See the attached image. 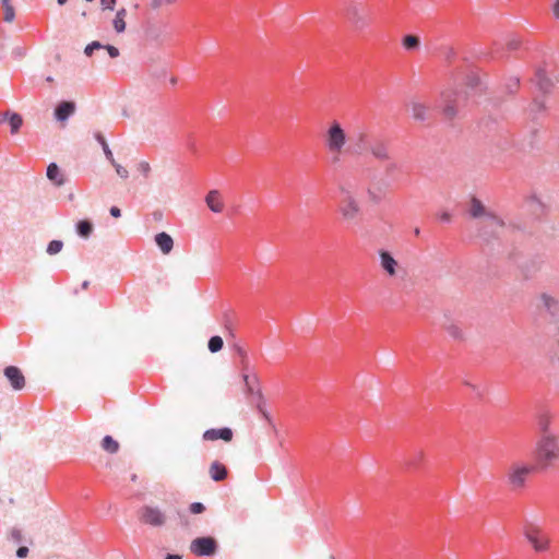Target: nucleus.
Segmentation results:
<instances>
[{"label": "nucleus", "mask_w": 559, "mask_h": 559, "mask_svg": "<svg viewBox=\"0 0 559 559\" xmlns=\"http://www.w3.org/2000/svg\"><path fill=\"white\" fill-rule=\"evenodd\" d=\"M469 215L473 218H481L479 237L485 241L490 238L497 237L499 231L503 228V222L498 216L488 212L480 200L473 198L471 200Z\"/></svg>", "instance_id": "obj_1"}, {"label": "nucleus", "mask_w": 559, "mask_h": 559, "mask_svg": "<svg viewBox=\"0 0 559 559\" xmlns=\"http://www.w3.org/2000/svg\"><path fill=\"white\" fill-rule=\"evenodd\" d=\"M536 465L539 468H548L559 462V436H539L534 451Z\"/></svg>", "instance_id": "obj_2"}, {"label": "nucleus", "mask_w": 559, "mask_h": 559, "mask_svg": "<svg viewBox=\"0 0 559 559\" xmlns=\"http://www.w3.org/2000/svg\"><path fill=\"white\" fill-rule=\"evenodd\" d=\"M348 141V135L337 120H334L328 127L324 134V143L328 151L334 155L333 162L340 160V155L344 151Z\"/></svg>", "instance_id": "obj_3"}, {"label": "nucleus", "mask_w": 559, "mask_h": 559, "mask_svg": "<svg viewBox=\"0 0 559 559\" xmlns=\"http://www.w3.org/2000/svg\"><path fill=\"white\" fill-rule=\"evenodd\" d=\"M346 16L357 31L369 27L372 21V9L360 0H349L346 7Z\"/></svg>", "instance_id": "obj_4"}, {"label": "nucleus", "mask_w": 559, "mask_h": 559, "mask_svg": "<svg viewBox=\"0 0 559 559\" xmlns=\"http://www.w3.org/2000/svg\"><path fill=\"white\" fill-rule=\"evenodd\" d=\"M338 211L347 222H354L360 213L359 202L346 186L340 188Z\"/></svg>", "instance_id": "obj_5"}, {"label": "nucleus", "mask_w": 559, "mask_h": 559, "mask_svg": "<svg viewBox=\"0 0 559 559\" xmlns=\"http://www.w3.org/2000/svg\"><path fill=\"white\" fill-rule=\"evenodd\" d=\"M523 535L536 552L548 550L550 540L539 526L531 522H525Z\"/></svg>", "instance_id": "obj_6"}, {"label": "nucleus", "mask_w": 559, "mask_h": 559, "mask_svg": "<svg viewBox=\"0 0 559 559\" xmlns=\"http://www.w3.org/2000/svg\"><path fill=\"white\" fill-rule=\"evenodd\" d=\"M534 465L515 463L508 472V484L512 490L518 491L525 487L526 479L535 471Z\"/></svg>", "instance_id": "obj_7"}, {"label": "nucleus", "mask_w": 559, "mask_h": 559, "mask_svg": "<svg viewBox=\"0 0 559 559\" xmlns=\"http://www.w3.org/2000/svg\"><path fill=\"white\" fill-rule=\"evenodd\" d=\"M217 542L211 536L197 537L190 545L191 552L200 557L213 556L217 551Z\"/></svg>", "instance_id": "obj_8"}, {"label": "nucleus", "mask_w": 559, "mask_h": 559, "mask_svg": "<svg viewBox=\"0 0 559 559\" xmlns=\"http://www.w3.org/2000/svg\"><path fill=\"white\" fill-rule=\"evenodd\" d=\"M442 112L447 119H453L457 115V107L463 100L461 92L445 91L441 94Z\"/></svg>", "instance_id": "obj_9"}, {"label": "nucleus", "mask_w": 559, "mask_h": 559, "mask_svg": "<svg viewBox=\"0 0 559 559\" xmlns=\"http://www.w3.org/2000/svg\"><path fill=\"white\" fill-rule=\"evenodd\" d=\"M141 521L147 525L159 527L165 524L166 515L157 507L145 506L141 509Z\"/></svg>", "instance_id": "obj_10"}, {"label": "nucleus", "mask_w": 559, "mask_h": 559, "mask_svg": "<svg viewBox=\"0 0 559 559\" xmlns=\"http://www.w3.org/2000/svg\"><path fill=\"white\" fill-rule=\"evenodd\" d=\"M144 32L148 40L154 43H162L168 34V23L148 22Z\"/></svg>", "instance_id": "obj_11"}, {"label": "nucleus", "mask_w": 559, "mask_h": 559, "mask_svg": "<svg viewBox=\"0 0 559 559\" xmlns=\"http://www.w3.org/2000/svg\"><path fill=\"white\" fill-rule=\"evenodd\" d=\"M539 308L544 309L552 319L555 323L559 322V300L555 297L543 293L539 297Z\"/></svg>", "instance_id": "obj_12"}, {"label": "nucleus", "mask_w": 559, "mask_h": 559, "mask_svg": "<svg viewBox=\"0 0 559 559\" xmlns=\"http://www.w3.org/2000/svg\"><path fill=\"white\" fill-rule=\"evenodd\" d=\"M3 374L13 390L20 391L25 386V377L19 367L8 366L4 368Z\"/></svg>", "instance_id": "obj_13"}, {"label": "nucleus", "mask_w": 559, "mask_h": 559, "mask_svg": "<svg viewBox=\"0 0 559 559\" xmlns=\"http://www.w3.org/2000/svg\"><path fill=\"white\" fill-rule=\"evenodd\" d=\"M390 180L388 179H377L376 177L370 180L369 187L367 188V193L371 201L379 202L381 200L382 193L390 187Z\"/></svg>", "instance_id": "obj_14"}, {"label": "nucleus", "mask_w": 559, "mask_h": 559, "mask_svg": "<svg viewBox=\"0 0 559 559\" xmlns=\"http://www.w3.org/2000/svg\"><path fill=\"white\" fill-rule=\"evenodd\" d=\"M534 82L543 95L549 94L555 86L552 80L548 76L546 69L544 68H538L536 70Z\"/></svg>", "instance_id": "obj_15"}, {"label": "nucleus", "mask_w": 559, "mask_h": 559, "mask_svg": "<svg viewBox=\"0 0 559 559\" xmlns=\"http://www.w3.org/2000/svg\"><path fill=\"white\" fill-rule=\"evenodd\" d=\"M233 436V430L229 427L211 428L204 431L203 439L206 441L224 440L229 442Z\"/></svg>", "instance_id": "obj_16"}, {"label": "nucleus", "mask_w": 559, "mask_h": 559, "mask_svg": "<svg viewBox=\"0 0 559 559\" xmlns=\"http://www.w3.org/2000/svg\"><path fill=\"white\" fill-rule=\"evenodd\" d=\"M75 111V103L71 100H61L55 107L53 116L60 122L67 121Z\"/></svg>", "instance_id": "obj_17"}, {"label": "nucleus", "mask_w": 559, "mask_h": 559, "mask_svg": "<svg viewBox=\"0 0 559 559\" xmlns=\"http://www.w3.org/2000/svg\"><path fill=\"white\" fill-rule=\"evenodd\" d=\"M380 265L384 272L390 276L396 274L397 261L394 259L391 252L388 250H379Z\"/></svg>", "instance_id": "obj_18"}, {"label": "nucleus", "mask_w": 559, "mask_h": 559, "mask_svg": "<svg viewBox=\"0 0 559 559\" xmlns=\"http://www.w3.org/2000/svg\"><path fill=\"white\" fill-rule=\"evenodd\" d=\"M371 155L379 160H389L390 153L388 144L382 140H374L368 145Z\"/></svg>", "instance_id": "obj_19"}, {"label": "nucleus", "mask_w": 559, "mask_h": 559, "mask_svg": "<svg viewBox=\"0 0 559 559\" xmlns=\"http://www.w3.org/2000/svg\"><path fill=\"white\" fill-rule=\"evenodd\" d=\"M46 176L56 187H61L66 183V177L57 163H50L47 166Z\"/></svg>", "instance_id": "obj_20"}, {"label": "nucleus", "mask_w": 559, "mask_h": 559, "mask_svg": "<svg viewBox=\"0 0 559 559\" xmlns=\"http://www.w3.org/2000/svg\"><path fill=\"white\" fill-rule=\"evenodd\" d=\"M242 379L245 382L246 393L252 396V401H257V391L260 389L259 378L257 374L243 373Z\"/></svg>", "instance_id": "obj_21"}, {"label": "nucleus", "mask_w": 559, "mask_h": 559, "mask_svg": "<svg viewBox=\"0 0 559 559\" xmlns=\"http://www.w3.org/2000/svg\"><path fill=\"white\" fill-rule=\"evenodd\" d=\"M155 243L164 254H168L174 248L171 236L165 231L155 235Z\"/></svg>", "instance_id": "obj_22"}, {"label": "nucleus", "mask_w": 559, "mask_h": 559, "mask_svg": "<svg viewBox=\"0 0 559 559\" xmlns=\"http://www.w3.org/2000/svg\"><path fill=\"white\" fill-rule=\"evenodd\" d=\"M368 144V135L365 132H360L353 144V146L348 147L346 152L350 154L361 155L367 148Z\"/></svg>", "instance_id": "obj_23"}, {"label": "nucleus", "mask_w": 559, "mask_h": 559, "mask_svg": "<svg viewBox=\"0 0 559 559\" xmlns=\"http://www.w3.org/2000/svg\"><path fill=\"white\" fill-rule=\"evenodd\" d=\"M205 202L212 212L221 213L223 211V203L219 200V192L217 190H211L205 197Z\"/></svg>", "instance_id": "obj_24"}, {"label": "nucleus", "mask_w": 559, "mask_h": 559, "mask_svg": "<svg viewBox=\"0 0 559 559\" xmlns=\"http://www.w3.org/2000/svg\"><path fill=\"white\" fill-rule=\"evenodd\" d=\"M210 475L214 481H222L227 477V468L222 463L215 461L211 464Z\"/></svg>", "instance_id": "obj_25"}, {"label": "nucleus", "mask_w": 559, "mask_h": 559, "mask_svg": "<svg viewBox=\"0 0 559 559\" xmlns=\"http://www.w3.org/2000/svg\"><path fill=\"white\" fill-rule=\"evenodd\" d=\"M94 225L90 219H81L75 224V231L82 238H88L93 234Z\"/></svg>", "instance_id": "obj_26"}, {"label": "nucleus", "mask_w": 559, "mask_h": 559, "mask_svg": "<svg viewBox=\"0 0 559 559\" xmlns=\"http://www.w3.org/2000/svg\"><path fill=\"white\" fill-rule=\"evenodd\" d=\"M255 403V407L259 412V414L269 423V424H272V418H271V415L270 413L266 411L265 408V401H264V396L262 394V391L261 389H258L257 391V401L254 402Z\"/></svg>", "instance_id": "obj_27"}, {"label": "nucleus", "mask_w": 559, "mask_h": 559, "mask_svg": "<svg viewBox=\"0 0 559 559\" xmlns=\"http://www.w3.org/2000/svg\"><path fill=\"white\" fill-rule=\"evenodd\" d=\"M127 10L121 8L117 11L116 16L112 21L114 28L117 33H123L126 31V19Z\"/></svg>", "instance_id": "obj_28"}, {"label": "nucleus", "mask_w": 559, "mask_h": 559, "mask_svg": "<svg viewBox=\"0 0 559 559\" xmlns=\"http://www.w3.org/2000/svg\"><path fill=\"white\" fill-rule=\"evenodd\" d=\"M402 46L407 51L417 50L420 46V38L417 35H405L402 39Z\"/></svg>", "instance_id": "obj_29"}, {"label": "nucleus", "mask_w": 559, "mask_h": 559, "mask_svg": "<svg viewBox=\"0 0 559 559\" xmlns=\"http://www.w3.org/2000/svg\"><path fill=\"white\" fill-rule=\"evenodd\" d=\"M427 110L428 108L424 104L417 102L412 103V116L414 119L425 121L427 119Z\"/></svg>", "instance_id": "obj_30"}, {"label": "nucleus", "mask_w": 559, "mask_h": 559, "mask_svg": "<svg viewBox=\"0 0 559 559\" xmlns=\"http://www.w3.org/2000/svg\"><path fill=\"white\" fill-rule=\"evenodd\" d=\"M94 138L100 144L107 160L114 163L115 158L105 136L100 132H95Z\"/></svg>", "instance_id": "obj_31"}, {"label": "nucleus", "mask_w": 559, "mask_h": 559, "mask_svg": "<svg viewBox=\"0 0 559 559\" xmlns=\"http://www.w3.org/2000/svg\"><path fill=\"white\" fill-rule=\"evenodd\" d=\"M537 427H538L539 436L555 435L550 430V418L546 414H543L538 417Z\"/></svg>", "instance_id": "obj_32"}, {"label": "nucleus", "mask_w": 559, "mask_h": 559, "mask_svg": "<svg viewBox=\"0 0 559 559\" xmlns=\"http://www.w3.org/2000/svg\"><path fill=\"white\" fill-rule=\"evenodd\" d=\"M102 448L110 453H117L119 450V443L111 436H105L102 440Z\"/></svg>", "instance_id": "obj_33"}, {"label": "nucleus", "mask_w": 559, "mask_h": 559, "mask_svg": "<svg viewBox=\"0 0 559 559\" xmlns=\"http://www.w3.org/2000/svg\"><path fill=\"white\" fill-rule=\"evenodd\" d=\"M8 122L10 124L11 133L15 134V133L19 132V130L21 129V127L23 124V118H22V116L20 114L13 112L10 116Z\"/></svg>", "instance_id": "obj_34"}, {"label": "nucleus", "mask_w": 559, "mask_h": 559, "mask_svg": "<svg viewBox=\"0 0 559 559\" xmlns=\"http://www.w3.org/2000/svg\"><path fill=\"white\" fill-rule=\"evenodd\" d=\"M177 0H148L147 5L153 11H159L163 8L175 4Z\"/></svg>", "instance_id": "obj_35"}, {"label": "nucleus", "mask_w": 559, "mask_h": 559, "mask_svg": "<svg viewBox=\"0 0 559 559\" xmlns=\"http://www.w3.org/2000/svg\"><path fill=\"white\" fill-rule=\"evenodd\" d=\"M224 342L223 338L218 335H214L210 337L207 347L211 353H217L223 348Z\"/></svg>", "instance_id": "obj_36"}, {"label": "nucleus", "mask_w": 559, "mask_h": 559, "mask_svg": "<svg viewBox=\"0 0 559 559\" xmlns=\"http://www.w3.org/2000/svg\"><path fill=\"white\" fill-rule=\"evenodd\" d=\"M62 248H63V242L61 240L55 239V240L49 241V243L47 245V248H46V252L49 255H55V254L59 253L62 250Z\"/></svg>", "instance_id": "obj_37"}, {"label": "nucleus", "mask_w": 559, "mask_h": 559, "mask_svg": "<svg viewBox=\"0 0 559 559\" xmlns=\"http://www.w3.org/2000/svg\"><path fill=\"white\" fill-rule=\"evenodd\" d=\"M386 165L384 167V174L388 178H392L393 175L400 169V166L394 160H386Z\"/></svg>", "instance_id": "obj_38"}, {"label": "nucleus", "mask_w": 559, "mask_h": 559, "mask_svg": "<svg viewBox=\"0 0 559 559\" xmlns=\"http://www.w3.org/2000/svg\"><path fill=\"white\" fill-rule=\"evenodd\" d=\"M545 103L539 97H535L532 105H531V112L534 115H537L539 112H543L545 110Z\"/></svg>", "instance_id": "obj_39"}, {"label": "nucleus", "mask_w": 559, "mask_h": 559, "mask_svg": "<svg viewBox=\"0 0 559 559\" xmlns=\"http://www.w3.org/2000/svg\"><path fill=\"white\" fill-rule=\"evenodd\" d=\"M103 49V44L98 40H94L90 44H87L84 48V53L87 57H91L94 52V50Z\"/></svg>", "instance_id": "obj_40"}, {"label": "nucleus", "mask_w": 559, "mask_h": 559, "mask_svg": "<svg viewBox=\"0 0 559 559\" xmlns=\"http://www.w3.org/2000/svg\"><path fill=\"white\" fill-rule=\"evenodd\" d=\"M481 82H480V79L477 74L475 73H471L468 76H467V86L471 88V90H476L480 86Z\"/></svg>", "instance_id": "obj_41"}, {"label": "nucleus", "mask_w": 559, "mask_h": 559, "mask_svg": "<svg viewBox=\"0 0 559 559\" xmlns=\"http://www.w3.org/2000/svg\"><path fill=\"white\" fill-rule=\"evenodd\" d=\"M138 171L144 177L147 178L151 173V166L147 162L142 160L136 166Z\"/></svg>", "instance_id": "obj_42"}, {"label": "nucleus", "mask_w": 559, "mask_h": 559, "mask_svg": "<svg viewBox=\"0 0 559 559\" xmlns=\"http://www.w3.org/2000/svg\"><path fill=\"white\" fill-rule=\"evenodd\" d=\"M519 85H520L519 78H511L508 81V83L506 84V88H507L509 94H513L518 90Z\"/></svg>", "instance_id": "obj_43"}, {"label": "nucleus", "mask_w": 559, "mask_h": 559, "mask_svg": "<svg viewBox=\"0 0 559 559\" xmlns=\"http://www.w3.org/2000/svg\"><path fill=\"white\" fill-rule=\"evenodd\" d=\"M110 164L115 167L116 173L120 178L127 179L129 177V171L123 166L118 164L115 159L114 163Z\"/></svg>", "instance_id": "obj_44"}, {"label": "nucleus", "mask_w": 559, "mask_h": 559, "mask_svg": "<svg viewBox=\"0 0 559 559\" xmlns=\"http://www.w3.org/2000/svg\"><path fill=\"white\" fill-rule=\"evenodd\" d=\"M448 333L455 340H459L462 337V331L461 329L455 324H450L447 328Z\"/></svg>", "instance_id": "obj_45"}, {"label": "nucleus", "mask_w": 559, "mask_h": 559, "mask_svg": "<svg viewBox=\"0 0 559 559\" xmlns=\"http://www.w3.org/2000/svg\"><path fill=\"white\" fill-rule=\"evenodd\" d=\"M189 510L192 514H201L205 510V507L202 502H192Z\"/></svg>", "instance_id": "obj_46"}, {"label": "nucleus", "mask_w": 559, "mask_h": 559, "mask_svg": "<svg viewBox=\"0 0 559 559\" xmlns=\"http://www.w3.org/2000/svg\"><path fill=\"white\" fill-rule=\"evenodd\" d=\"M103 49H106L108 55H109V57L112 58V59L119 57V55H120L119 49L117 47L112 46V45H109V44H107V45L103 44Z\"/></svg>", "instance_id": "obj_47"}, {"label": "nucleus", "mask_w": 559, "mask_h": 559, "mask_svg": "<svg viewBox=\"0 0 559 559\" xmlns=\"http://www.w3.org/2000/svg\"><path fill=\"white\" fill-rule=\"evenodd\" d=\"M26 55V49L22 46H16L12 49V56L15 59H21Z\"/></svg>", "instance_id": "obj_48"}, {"label": "nucleus", "mask_w": 559, "mask_h": 559, "mask_svg": "<svg viewBox=\"0 0 559 559\" xmlns=\"http://www.w3.org/2000/svg\"><path fill=\"white\" fill-rule=\"evenodd\" d=\"M15 17V11H14V8L13 7H8L7 9H4V21L5 22H12Z\"/></svg>", "instance_id": "obj_49"}, {"label": "nucleus", "mask_w": 559, "mask_h": 559, "mask_svg": "<svg viewBox=\"0 0 559 559\" xmlns=\"http://www.w3.org/2000/svg\"><path fill=\"white\" fill-rule=\"evenodd\" d=\"M117 0H100V5L103 10H115Z\"/></svg>", "instance_id": "obj_50"}, {"label": "nucleus", "mask_w": 559, "mask_h": 559, "mask_svg": "<svg viewBox=\"0 0 559 559\" xmlns=\"http://www.w3.org/2000/svg\"><path fill=\"white\" fill-rule=\"evenodd\" d=\"M11 538L15 542V543H20L22 540V533L20 530L17 528H13L11 531Z\"/></svg>", "instance_id": "obj_51"}, {"label": "nucleus", "mask_w": 559, "mask_h": 559, "mask_svg": "<svg viewBox=\"0 0 559 559\" xmlns=\"http://www.w3.org/2000/svg\"><path fill=\"white\" fill-rule=\"evenodd\" d=\"M28 555V548L26 546H21L16 550V557L20 559L25 558Z\"/></svg>", "instance_id": "obj_52"}, {"label": "nucleus", "mask_w": 559, "mask_h": 559, "mask_svg": "<svg viewBox=\"0 0 559 559\" xmlns=\"http://www.w3.org/2000/svg\"><path fill=\"white\" fill-rule=\"evenodd\" d=\"M236 353L241 357L242 362L247 360V352L239 345L235 347Z\"/></svg>", "instance_id": "obj_53"}, {"label": "nucleus", "mask_w": 559, "mask_h": 559, "mask_svg": "<svg viewBox=\"0 0 559 559\" xmlns=\"http://www.w3.org/2000/svg\"><path fill=\"white\" fill-rule=\"evenodd\" d=\"M109 213L112 217L118 218L121 216V210L117 206H111Z\"/></svg>", "instance_id": "obj_54"}, {"label": "nucleus", "mask_w": 559, "mask_h": 559, "mask_svg": "<svg viewBox=\"0 0 559 559\" xmlns=\"http://www.w3.org/2000/svg\"><path fill=\"white\" fill-rule=\"evenodd\" d=\"M439 219L443 223H450L451 222V214L449 212H442L439 215Z\"/></svg>", "instance_id": "obj_55"}, {"label": "nucleus", "mask_w": 559, "mask_h": 559, "mask_svg": "<svg viewBox=\"0 0 559 559\" xmlns=\"http://www.w3.org/2000/svg\"><path fill=\"white\" fill-rule=\"evenodd\" d=\"M532 205L533 204H536L537 206H539L540 209L544 207L543 203L540 202V200L536 197V195H533L530 198V201H528Z\"/></svg>", "instance_id": "obj_56"}, {"label": "nucleus", "mask_w": 559, "mask_h": 559, "mask_svg": "<svg viewBox=\"0 0 559 559\" xmlns=\"http://www.w3.org/2000/svg\"><path fill=\"white\" fill-rule=\"evenodd\" d=\"M508 46H509V49H510V50H515V49H518V48H519L520 43H519L518 40H515V39H512V40H510V41L508 43Z\"/></svg>", "instance_id": "obj_57"}, {"label": "nucleus", "mask_w": 559, "mask_h": 559, "mask_svg": "<svg viewBox=\"0 0 559 559\" xmlns=\"http://www.w3.org/2000/svg\"><path fill=\"white\" fill-rule=\"evenodd\" d=\"M12 114H13L12 111H5V112L1 114L0 115V123L8 121Z\"/></svg>", "instance_id": "obj_58"}, {"label": "nucleus", "mask_w": 559, "mask_h": 559, "mask_svg": "<svg viewBox=\"0 0 559 559\" xmlns=\"http://www.w3.org/2000/svg\"><path fill=\"white\" fill-rule=\"evenodd\" d=\"M554 14L559 20V0L554 3Z\"/></svg>", "instance_id": "obj_59"}, {"label": "nucleus", "mask_w": 559, "mask_h": 559, "mask_svg": "<svg viewBox=\"0 0 559 559\" xmlns=\"http://www.w3.org/2000/svg\"><path fill=\"white\" fill-rule=\"evenodd\" d=\"M164 559H182V556L177 554H167Z\"/></svg>", "instance_id": "obj_60"}, {"label": "nucleus", "mask_w": 559, "mask_h": 559, "mask_svg": "<svg viewBox=\"0 0 559 559\" xmlns=\"http://www.w3.org/2000/svg\"><path fill=\"white\" fill-rule=\"evenodd\" d=\"M1 3L4 9H7L8 7H12L11 0H1Z\"/></svg>", "instance_id": "obj_61"}, {"label": "nucleus", "mask_w": 559, "mask_h": 559, "mask_svg": "<svg viewBox=\"0 0 559 559\" xmlns=\"http://www.w3.org/2000/svg\"><path fill=\"white\" fill-rule=\"evenodd\" d=\"M229 321H230L229 314L225 313V325H226V328H228Z\"/></svg>", "instance_id": "obj_62"}, {"label": "nucleus", "mask_w": 559, "mask_h": 559, "mask_svg": "<svg viewBox=\"0 0 559 559\" xmlns=\"http://www.w3.org/2000/svg\"><path fill=\"white\" fill-rule=\"evenodd\" d=\"M88 286H90V282H88V281H84V282L82 283V286H81V287H82V289H86Z\"/></svg>", "instance_id": "obj_63"}, {"label": "nucleus", "mask_w": 559, "mask_h": 559, "mask_svg": "<svg viewBox=\"0 0 559 559\" xmlns=\"http://www.w3.org/2000/svg\"><path fill=\"white\" fill-rule=\"evenodd\" d=\"M414 235H415V236H419V235H420V228L416 227V228L414 229Z\"/></svg>", "instance_id": "obj_64"}]
</instances>
